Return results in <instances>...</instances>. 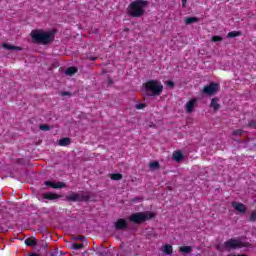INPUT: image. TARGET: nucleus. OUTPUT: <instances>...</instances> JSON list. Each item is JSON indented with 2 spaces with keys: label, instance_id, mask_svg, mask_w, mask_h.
Here are the masks:
<instances>
[{
  "label": "nucleus",
  "instance_id": "nucleus-1",
  "mask_svg": "<svg viewBox=\"0 0 256 256\" xmlns=\"http://www.w3.org/2000/svg\"><path fill=\"white\" fill-rule=\"evenodd\" d=\"M143 91L147 97H159L163 93V83L159 80H149L143 84Z\"/></svg>",
  "mask_w": 256,
  "mask_h": 256
},
{
  "label": "nucleus",
  "instance_id": "nucleus-2",
  "mask_svg": "<svg viewBox=\"0 0 256 256\" xmlns=\"http://www.w3.org/2000/svg\"><path fill=\"white\" fill-rule=\"evenodd\" d=\"M243 247L249 248L251 243L242 238H231L220 246V251H235V249H243Z\"/></svg>",
  "mask_w": 256,
  "mask_h": 256
},
{
  "label": "nucleus",
  "instance_id": "nucleus-3",
  "mask_svg": "<svg viewBox=\"0 0 256 256\" xmlns=\"http://www.w3.org/2000/svg\"><path fill=\"white\" fill-rule=\"evenodd\" d=\"M148 5L149 2L145 0L133 1L127 8L128 15H130L131 17H143V15L145 14V9H147Z\"/></svg>",
  "mask_w": 256,
  "mask_h": 256
},
{
  "label": "nucleus",
  "instance_id": "nucleus-4",
  "mask_svg": "<svg viewBox=\"0 0 256 256\" xmlns=\"http://www.w3.org/2000/svg\"><path fill=\"white\" fill-rule=\"evenodd\" d=\"M31 37L35 43H42V45H47L55 39V32L49 31L45 32L43 30H33L31 32Z\"/></svg>",
  "mask_w": 256,
  "mask_h": 256
},
{
  "label": "nucleus",
  "instance_id": "nucleus-5",
  "mask_svg": "<svg viewBox=\"0 0 256 256\" xmlns=\"http://www.w3.org/2000/svg\"><path fill=\"white\" fill-rule=\"evenodd\" d=\"M155 217L154 212H137L130 216V221L132 223H145V221H149Z\"/></svg>",
  "mask_w": 256,
  "mask_h": 256
},
{
  "label": "nucleus",
  "instance_id": "nucleus-6",
  "mask_svg": "<svg viewBox=\"0 0 256 256\" xmlns=\"http://www.w3.org/2000/svg\"><path fill=\"white\" fill-rule=\"evenodd\" d=\"M219 91V84L217 83H210L209 85L205 86L203 89V93L205 95H215Z\"/></svg>",
  "mask_w": 256,
  "mask_h": 256
},
{
  "label": "nucleus",
  "instance_id": "nucleus-7",
  "mask_svg": "<svg viewBox=\"0 0 256 256\" xmlns=\"http://www.w3.org/2000/svg\"><path fill=\"white\" fill-rule=\"evenodd\" d=\"M195 107H197V99L193 98L189 100L185 105L186 113H193Z\"/></svg>",
  "mask_w": 256,
  "mask_h": 256
},
{
  "label": "nucleus",
  "instance_id": "nucleus-8",
  "mask_svg": "<svg viewBox=\"0 0 256 256\" xmlns=\"http://www.w3.org/2000/svg\"><path fill=\"white\" fill-rule=\"evenodd\" d=\"M44 185H46V187H51L52 189H63V187H65V183L55 181H45Z\"/></svg>",
  "mask_w": 256,
  "mask_h": 256
},
{
  "label": "nucleus",
  "instance_id": "nucleus-9",
  "mask_svg": "<svg viewBox=\"0 0 256 256\" xmlns=\"http://www.w3.org/2000/svg\"><path fill=\"white\" fill-rule=\"evenodd\" d=\"M232 207L237 211L238 213H246L247 207L243 203L239 202H232Z\"/></svg>",
  "mask_w": 256,
  "mask_h": 256
},
{
  "label": "nucleus",
  "instance_id": "nucleus-10",
  "mask_svg": "<svg viewBox=\"0 0 256 256\" xmlns=\"http://www.w3.org/2000/svg\"><path fill=\"white\" fill-rule=\"evenodd\" d=\"M193 247L192 246H180L179 247V253H182V255H190L192 253Z\"/></svg>",
  "mask_w": 256,
  "mask_h": 256
},
{
  "label": "nucleus",
  "instance_id": "nucleus-11",
  "mask_svg": "<svg viewBox=\"0 0 256 256\" xmlns=\"http://www.w3.org/2000/svg\"><path fill=\"white\" fill-rule=\"evenodd\" d=\"M67 199L69 201H81L83 199V197L79 193H72L67 196Z\"/></svg>",
  "mask_w": 256,
  "mask_h": 256
},
{
  "label": "nucleus",
  "instance_id": "nucleus-12",
  "mask_svg": "<svg viewBox=\"0 0 256 256\" xmlns=\"http://www.w3.org/2000/svg\"><path fill=\"white\" fill-rule=\"evenodd\" d=\"M116 229H125L127 227V221L125 219H119L115 222Z\"/></svg>",
  "mask_w": 256,
  "mask_h": 256
},
{
  "label": "nucleus",
  "instance_id": "nucleus-13",
  "mask_svg": "<svg viewBox=\"0 0 256 256\" xmlns=\"http://www.w3.org/2000/svg\"><path fill=\"white\" fill-rule=\"evenodd\" d=\"M59 195L52 193V192H47L43 195L44 199H49L50 201H53L55 199H59Z\"/></svg>",
  "mask_w": 256,
  "mask_h": 256
},
{
  "label": "nucleus",
  "instance_id": "nucleus-14",
  "mask_svg": "<svg viewBox=\"0 0 256 256\" xmlns=\"http://www.w3.org/2000/svg\"><path fill=\"white\" fill-rule=\"evenodd\" d=\"M210 107L214 109V111H218L219 107H221L219 105V98H213L210 103Z\"/></svg>",
  "mask_w": 256,
  "mask_h": 256
},
{
  "label": "nucleus",
  "instance_id": "nucleus-15",
  "mask_svg": "<svg viewBox=\"0 0 256 256\" xmlns=\"http://www.w3.org/2000/svg\"><path fill=\"white\" fill-rule=\"evenodd\" d=\"M162 251L165 253V255H171L173 253V246L166 244L162 246Z\"/></svg>",
  "mask_w": 256,
  "mask_h": 256
},
{
  "label": "nucleus",
  "instance_id": "nucleus-16",
  "mask_svg": "<svg viewBox=\"0 0 256 256\" xmlns=\"http://www.w3.org/2000/svg\"><path fill=\"white\" fill-rule=\"evenodd\" d=\"M173 160L176 161V163H179L183 160V153L181 151H176L173 153Z\"/></svg>",
  "mask_w": 256,
  "mask_h": 256
},
{
  "label": "nucleus",
  "instance_id": "nucleus-17",
  "mask_svg": "<svg viewBox=\"0 0 256 256\" xmlns=\"http://www.w3.org/2000/svg\"><path fill=\"white\" fill-rule=\"evenodd\" d=\"M4 49H8V51H21L20 47L13 46L11 44H3Z\"/></svg>",
  "mask_w": 256,
  "mask_h": 256
},
{
  "label": "nucleus",
  "instance_id": "nucleus-18",
  "mask_svg": "<svg viewBox=\"0 0 256 256\" xmlns=\"http://www.w3.org/2000/svg\"><path fill=\"white\" fill-rule=\"evenodd\" d=\"M99 254H100L101 256H113V255H115V253H114L113 251H111V250H109V249H107V248H104L103 250H101V251L99 252Z\"/></svg>",
  "mask_w": 256,
  "mask_h": 256
},
{
  "label": "nucleus",
  "instance_id": "nucleus-19",
  "mask_svg": "<svg viewBox=\"0 0 256 256\" xmlns=\"http://www.w3.org/2000/svg\"><path fill=\"white\" fill-rule=\"evenodd\" d=\"M71 143V139L69 138H62L59 140L60 147H67Z\"/></svg>",
  "mask_w": 256,
  "mask_h": 256
},
{
  "label": "nucleus",
  "instance_id": "nucleus-20",
  "mask_svg": "<svg viewBox=\"0 0 256 256\" xmlns=\"http://www.w3.org/2000/svg\"><path fill=\"white\" fill-rule=\"evenodd\" d=\"M25 245L28 247H34V245H37V240H35V238H28L25 240Z\"/></svg>",
  "mask_w": 256,
  "mask_h": 256
},
{
  "label": "nucleus",
  "instance_id": "nucleus-21",
  "mask_svg": "<svg viewBox=\"0 0 256 256\" xmlns=\"http://www.w3.org/2000/svg\"><path fill=\"white\" fill-rule=\"evenodd\" d=\"M199 21V18L197 17H189L185 19L186 25H191L192 23H197Z\"/></svg>",
  "mask_w": 256,
  "mask_h": 256
},
{
  "label": "nucleus",
  "instance_id": "nucleus-22",
  "mask_svg": "<svg viewBox=\"0 0 256 256\" xmlns=\"http://www.w3.org/2000/svg\"><path fill=\"white\" fill-rule=\"evenodd\" d=\"M110 179H112L113 181H120V179H123V175H121L120 173L111 174Z\"/></svg>",
  "mask_w": 256,
  "mask_h": 256
},
{
  "label": "nucleus",
  "instance_id": "nucleus-23",
  "mask_svg": "<svg viewBox=\"0 0 256 256\" xmlns=\"http://www.w3.org/2000/svg\"><path fill=\"white\" fill-rule=\"evenodd\" d=\"M241 36V32L239 31H232V32H229L227 37L228 39H232L233 37H239Z\"/></svg>",
  "mask_w": 256,
  "mask_h": 256
},
{
  "label": "nucleus",
  "instance_id": "nucleus-24",
  "mask_svg": "<svg viewBox=\"0 0 256 256\" xmlns=\"http://www.w3.org/2000/svg\"><path fill=\"white\" fill-rule=\"evenodd\" d=\"M77 72V68L75 67H70L66 70V75H75V73Z\"/></svg>",
  "mask_w": 256,
  "mask_h": 256
},
{
  "label": "nucleus",
  "instance_id": "nucleus-25",
  "mask_svg": "<svg viewBox=\"0 0 256 256\" xmlns=\"http://www.w3.org/2000/svg\"><path fill=\"white\" fill-rule=\"evenodd\" d=\"M70 249H75V250L83 249V243H81V244H71Z\"/></svg>",
  "mask_w": 256,
  "mask_h": 256
},
{
  "label": "nucleus",
  "instance_id": "nucleus-26",
  "mask_svg": "<svg viewBox=\"0 0 256 256\" xmlns=\"http://www.w3.org/2000/svg\"><path fill=\"white\" fill-rule=\"evenodd\" d=\"M149 167H150V169H153V170L159 169V162H151L149 164Z\"/></svg>",
  "mask_w": 256,
  "mask_h": 256
},
{
  "label": "nucleus",
  "instance_id": "nucleus-27",
  "mask_svg": "<svg viewBox=\"0 0 256 256\" xmlns=\"http://www.w3.org/2000/svg\"><path fill=\"white\" fill-rule=\"evenodd\" d=\"M212 41H213L214 43H217V42H219V41H223V38L220 37V36H213V37H212Z\"/></svg>",
  "mask_w": 256,
  "mask_h": 256
},
{
  "label": "nucleus",
  "instance_id": "nucleus-28",
  "mask_svg": "<svg viewBox=\"0 0 256 256\" xmlns=\"http://www.w3.org/2000/svg\"><path fill=\"white\" fill-rule=\"evenodd\" d=\"M135 107H136V109H138V110L145 109V104L139 103V104H136Z\"/></svg>",
  "mask_w": 256,
  "mask_h": 256
},
{
  "label": "nucleus",
  "instance_id": "nucleus-29",
  "mask_svg": "<svg viewBox=\"0 0 256 256\" xmlns=\"http://www.w3.org/2000/svg\"><path fill=\"white\" fill-rule=\"evenodd\" d=\"M250 221H256V212L253 211L250 215Z\"/></svg>",
  "mask_w": 256,
  "mask_h": 256
},
{
  "label": "nucleus",
  "instance_id": "nucleus-30",
  "mask_svg": "<svg viewBox=\"0 0 256 256\" xmlns=\"http://www.w3.org/2000/svg\"><path fill=\"white\" fill-rule=\"evenodd\" d=\"M166 85H167V87H175V83L171 80L166 81Z\"/></svg>",
  "mask_w": 256,
  "mask_h": 256
},
{
  "label": "nucleus",
  "instance_id": "nucleus-31",
  "mask_svg": "<svg viewBox=\"0 0 256 256\" xmlns=\"http://www.w3.org/2000/svg\"><path fill=\"white\" fill-rule=\"evenodd\" d=\"M41 131H49V126L48 125H40Z\"/></svg>",
  "mask_w": 256,
  "mask_h": 256
},
{
  "label": "nucleus",
  "instance_id": "nucleus-32",
  "mask_svg": "<svg viewBox=\"0 0 256 256\" xmlns=\"http://www.w3.org/2000/svg\"><path fill=\"white\" fill-rule=\"evenodd\" d=\"M233 135H243V131L241 129L233 131Z\"/></svg>",
  "mask_w": 256,
  "mask_h": 256
},
{
  "label": "nucleus",
  "instance_id": "nucleus-33",
  "mask_svg": "<svg viewBox=\"0 0 256 256\" xmlns=\"http://www.w3.org/2000/svg\"><path fill=\"white\" fill-rule=\"evenodd\" d=\"M187 5V0H182V7H185Z\"/></svg>",
  "mask_w": 256,
  "mask_h": 256
},
{
  "label": "nucleus",
  "instance_id": "nucleus-34",
  "mask_svg": "<svg viewBox=\"0 0 256 256\" xmlns=\"http://www.w3.org/2000/svg\"><path fill=\"white\" fill-rule=\"evenodd\" d=\"M77 239H79L80 241H83V239H85V237L81 236V237H78Z\"/></svg>",
  "mask_w": 256,
  "mask_h": 256
},
{
  "label": "nucleus",
  "instance_id": "nucleus-35",
  "mask_svg": "<svg viewBox=\"0 0 256 256\" xmlns=\"http://www.w3.org/2000/svg\"><path fill=\"white\" fill-rule=\"evenodd\" d=\"M29 256H40L39 254H30Z\"/></svg>",
  "mask_w": 256,
  "mask_h": 256
}]
</instances>
